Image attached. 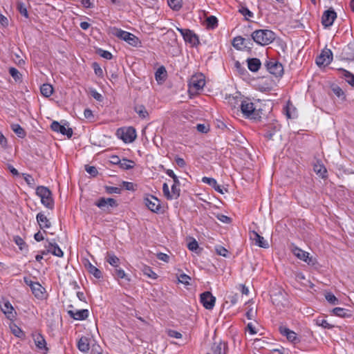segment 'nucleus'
Here are the masks:
<instances>
[{"label":"nucleus","instance_id":"nucleus-1","mask_svg":"<svg viewBox=\"0 0 354 354\" xmlns=\"http://www.w3.org/2000/svg\"><path fill=\"white\" fill-rule=\"evenodd\" d=\"M252 37L257 44L265 46L272 43L275 38V35L270 30H258L253 32Z\"/></svg>","mask_w":354,"mask_h":354},{"label":"nucleus","instance_id":"nucleus-2","mask_svg":"<svg viewBox=\"0 0 354 354\" xmlns=\"http://www.w3.org/2000/svg\"><path fill=\"white\" fill-rule=\"evenodd\" d=\"M205 85V78L202 73L193 75L189 80V93L190 95H196L203 90Z\"/></svg>","mask_w":354,"mask_h":354},{"label":"nucleus","instance_id":"nucleus-3","mask_svg":"<svg viewBox=\"0 0 354 354\" xmlns=\"http://www.w3.org/2000/svg\"><path fill=\"white\" fill-rule=\"evenodd\" d=\"M36 194L40 198L41 204L48 209H52L54 207V201L50 189L44 186H39L36 189Z\"/></svg>","mask_w":354,"mask_h":354},{"label":"nucleus","instance_id":"nucleus-4","mask_svg":"<svg viewBox=\"0 0 354 354\" xmlns=\"http://www.w3.org/2000/svg\"><path fill=\"white\" fill-rule=\"evenodd\" d=\"M112 32L115 36L133 47H138L141 45V41L138 37L131 32L118 28H113Z\"/></svg>","mask_w":354,"mask_h":354},{"label":"nucleus","instance_id":"nucleus-5","mask_svg":"<svg viewBox=\"0 0 354 354\" xmlns=\"http://www.w3.org/2000/svg\"><path fill=\"white\" fill-rule=\"evenodd\" d=\"M116 134L125 143L133 142L137 136L136 129L131 127L120 128L118 129Z\"/></svg>","mask_w":354,"mask_h":354},{"label":"nucleus","instance_id":"nucleus-6","mask_svg":"<svg viewBox=\"0 0 354 354\" xmlns=\"http://www.w3.org/2000/svg\"><path fill=\"white\" fill-rule=\"evenodd\" d=\"M145 206L152 212L159 213L161 209L160 201L154 196L147 194L144 197Z\"/></svg>","mask_w":354,"mask_h":354},{"label":"nucleus","instance_id":"nucleus-7","mask_svg":"<svg viewBox=\"0 0 354 354\" xmlns=\"http://www.w3.org/2000/svg\"><path fill=\"white\" fill-rule=\"evenodd\" d=\"M333 53L328 48H324L316 59L319 67H326L333 61Z\"/></svg>","mask_w":354,"mask_h":354},{"label":"nucleus","instance_id":"nucleus-8","mask_svg":"<svg viewBox=\"0 0 354 354\" xmlns=\"http://www.w3.org/2000/svg\"><path fill=\"white\" fill-rule=\"evenodd\" d=\"M176 29L180 32L186 42L189 43L192 46H197L199 44L198 37L192 30L189 29H182L178 27Z\"/></svg>","mask_w":354,"mask_h":354},{"label":"nucleus","instance_id":"nucleus-9","mask_svg":"<svg viewBox=\"0 0 354 354\" xmlns=\"http://www.w3.org/2000/svg\"><path fill=\"white\" fill-rule=\"evenodd\" d=\"M95 205L103 211L118 206L116 201L112 198H100L95 201Z\"/></svg>","mask_w":354,"mask_h":354},{"label":"nucleus","instance_id":"nucleus-10","mask_svg":"<svg viewBox=\"0 0 354 354\" xmlns=\"http://www.w3.org/2000/svg\"><path fill=\"white\" fill-rule=\"evenodd\" d=\"M24 281L27 285H28L31 290L33 293V295L39 298V299H43L45 296V288L41 286L40 283L38 282H32L30 280L27 279L26 278L24 279Z\"/></svg>","mask_w":354,"mask_h":354},{"label":"nucleus","instance_id":"nucleus-11","mask_svg":"<svg viewBox=\"0 0 354 354\" xmlns=\"http://www.w3.org/2000/svg\"><path fill=\"white\" fill-rule=\"evenodd\" d=\"M242 113L247 118H252L255 115L256 107L250 100H244L241 104Z\"/></svg>","mask_w":354,"mask_h":354},{"label":"nucleus","instance_id":"nucleus-12","mask_svg":"<svg viewBox=\"0 0 354 354\" xmlns=\"http://www.w3.org/2000/svg\"><path fill=\"white\" fill-rule=\"evenodd\" d=\"M51 129L55 132L60 133L68 138H71L73 135V130L66 124H62L58 122L54 121L51 124Z\"/></svg>","mask_w":354,"mask_h":354},{"label":"nucleus","instance_id":"nucleus-13","mask_svg":"<svg viewBox=\"0 0 354 354\" xmlns=\"http://www.w3.org/2000/svg\"><path fill=\"white\" fill-rule=\"evenodd\" d=\"M201 302L204 308L211 310L215 306L216 297L209 292H205L201 295Z\"/></svg>","mask_w":354,"mask_h":354},{"label":"nucleus","instance_id":"nucleus-14","mask_svg":"<svg viewBox=\"0 0 354 354\" xmlns=\"http://www.w3.org/2000/svg\"><path fill=\"white\" fill-rule=\"evenodd\" d=\"M292 252L293 254L301 261H304L308 265L314 264L313 258L310 257V254L308 252L295 246L292 249Z\"/></svg>","mask_w":354,"mask_h":354},{"label":"nucleus","instance_id":"nucleus-15","mask_svg":"<svg viewBox=\"0 0 354 354\" xmlns=\"http://www.w3.org/2000/svg\"><path fill=\"white\" fill-rule=\"evenodd\" d=\"M337 18V14L333 9L326 10L322 17V25L325 28L331 26L335 19Z\"/></svg>","mask_w":354,"mask_h":354},{"label":"nucleus","instance_id":"nucleus-16","mask_svg":"<svg viewBox=\"0 0 354 354\" xmlns=\"http://www.w3.org/2000/svg\"><path fill=\"white\" fill-rule=\"evenodd\" d=\"M46 250L42 252L43 254H47L48 253L53 254L54 256L58 257H62L64 255L63 251L55 242L49 241L48 244L45 245Z\"/></svg>","mask_w":354,"mask_h":354},{"label":"nucleus","instance_id":"nucleus-17","mask_svg":"<svg viewBox=\"0 0 354 354\" xmlns=\"http://www.w3.org/2000/svg\"><path fill=\"white\" fill-rule=\"evenodd\" d=\"M250 238L256 245L260 248H268L269 247L268 241L255 231L250 232Z\"/></svg>","mask_w":354,"mask_h":354},{"label":"nucleus","instance_id":"nucleus-18","mask_svg":"<svg viewBox=\"0 0 354 354\" xmlns=\"http://www.w3.org/2000/svg\"><path fill=\"white\" fill-rule=\"evenodd\" d=\"M267 68L271 74L277 77L281 76L283 73V68L282 64L274 61L269 62L267 64Z\"/></svg>","mask_w":354,"mask_h":354},{"label":"nucleus","instance_id":"nucleus-19","mask_svg":"<svg viewBox=\"0 0 354 354\" xmlns=\"http://www.w3.org/2000/svg\"><path fill=\"white\" fill-rule=\"evenodd\" d=\"M1 309L8 319L13 320L15 318L17 313L10 301H6L3 302Z\"/></svg>","mask_w":354,"mask_h":354},{"label":"nucleus","instance_id":"nucleus-20","mask_svg":"<svg viewBox=\"0 0 354 354\" xmlns=\"http://www.w3.org/2000/svg\"><path fill=\"white\" fill-rule=\"evenodd\" d=\"M279 331L281 335L286 337V338L292 342H297L299 341V339L297 337V335L295 332L293 330H290L286 326H280L279 327Z\"/></svg>","mask_w":354,"mask_h":354},{"label":"nucleus","instance_id":"nucleus-21","mask_svg":"<svg viewBox=\"0 0 354 354\" xmlns=\"http://www.w3.org/2000/svg\"><path fill=\"white\" fill-rule=\"evenodd\" d=\"M68 314L76 320H83L88 317V310H70Z\"/></svg>","mask_w":354,"mask_h":354},{"label":"nucleus","instance_id":"nucleus-22","mask_svg":"<svg viewBox=\"0 0 354 354\" xmlns=\"http://www.w3.org/2000/svg\"><path fill=\"white\" fill-rule=\"evenodd\" d=\"M33 339L35 346L38 349L44 352L47 351L46 342L43 336L40 334H35L33 335Z\"/></svg>","mask_w":354,"mask_h":354},{"label":"nucleus","instance_id":"nucleus-23","mask_svg":"<svg viewBox=\"0 0 354 354\" xmlns=\"http://www.w3.org/2000/svg\"><path fill=\"white\" fill-rule=\"evenodd\" d=\"M167 73L164 66L159 67L155 73V78L158 84H162L167 79Z\"/></svg>","mask_w":354,"mask_h":354},{"label":"nucleus","instance_id":"nucleus-24","mask_svg":"<svg viewBox=\"0 0 354 354\" xmlns=\"http://www.w3.org/2000/svg\"><path fill=\"white\" fill-rule=\"evenodd\" d=\"M314 171L316 173L317 176L319 177L324 178L326 177L327 170L325 166L319 161H317L314 164L313 167Z\"/></svg>","mask_w":354,"mask_h":354},{"label":"nucleus","instance_id":"nucleus-25","mask_svg":"<svg viewBox=\"0 0 354 354\" xmlns=\"http://www.w3.org/2000/svg\"><path fill=\"white\" fill-rule=\"evenodd\" d=\"M77 348L82 353H88L90 349L89 339L86 337H82L77 342Z\"/></svg>","mask_w":354,"mask_h":354},{"label":"nucleus","instance_id":"nucleus-26","mask_svg":"<svg viewBox=\"0 0 354 354\" xmlns=\"http://www.w3.org/2000/svg\"><path fill=\"white\" fill-rule=\"evenodd\" d=\"M36 218L41 229L49 228L50 227V222L43 213L37 214Z\"/></svg>","mask_w":354,"mask_h":354},{"label":"nucleus","instance_id":"nucleus-27","mask_svg":"<svg viewBox=\"0 0 354 354\" xmlns=\"http://www.w3.org/2000/svg\"><path fill=\"white\" fill-rule=\"evenodd\" d=\"M202 182L204 183L209 185L210 186L214 187V189L216 192H219L221 194H223L224 193L223 189L221 187L220 185H218L216 180L214 178H209V177H203L202 178Z\"/></svg>","mask_w":354,"mask_h":354},{"label":"nucleus","instance_id":"nucleus-28","mask_svg":"<svg viewBox=\"0 0 354 354\" xmlns=\"http://www.w3.org/2000/svg\"><path fill=\"white\" fill-rule=\"evenodd\" d=\"M331 313L335 316H337L339 317H343V318L350 317L351 316L348 310L344 308H340V307H337V308H333L331 310Z\"/></svg>","mask_w":354,"mask_h":354},{"label":"nucleus","instance_id":"nucleus-29","mask_svg":"<svg viewBox=\"0 0 354 354\" xmlns=\"http://www.w3.org/2000/svg\"><path fill=\"white\" fill-rule=\"evenodd\" d=\"M339 71L340 72L341 75L345 79L346 82L352 86H354V75L349 71L342 68L339 69Z\"/></svg>","mask_w":354,"mask_h":354},{"label":"nucleus","instance_id":"nucleus-30","mask_svg":"<svg viewBox=\"0 0 354 354\" xmlns=\"http://www.w3.org/2000/svg\"><path fill=\"white\" fill-rule=\"evenodd\" d=\"M248 66L251 71L257 72L261 66V62L257 58L250 59L248 60Z\"/></svg>","mask_w":354,"mask_h":354},{"label":"nucleus","instance_id":"nucleus-31","mask_svg":"<svg viewBox=\"0 0 354 354\" xmlns=\"http://www.w3.org/2000/svg\"><path fill=\"white\" fill-rule=\"evenodd\" d=\"M40 91L42 95L48 97L53 93V87L50 84H44L40 88Z\"/></svg>","mask_w":354,"mask_h":354},{"label":"nucleus","instance_id":"nucleus-32","mask_svg":"<svg viewBox=\"0 0 354 354\" xmlns=\"http://www.w3.org/2000/svg\"><path fill=\"white\" fill-rule=\"evenodd\" d=\"M86 267L88 272L92 274L95 277L100 279L101 277V272L95 266L91 264L90 262L86 263Z\"/></svg>","mask_w":354,"mask_h":354},{"label":"nucleus","instance_id":"nucleus-33","mask_svg":"<svg viewBox=\"0 0 354 354\" xmlns=\"http://www.w3.org/2000/svg\"><path fill=\"white\" fill-rule=\"evenodd\" d=\"M10 328L12 331V333L17 337L23 338L24 337L25 335L23 330L17 326L15 323L11 322L10 324Z\"/></svg>","mask_w":354,"mask_h":354},{"label":"nucleus","instance_id":"nucleus-34","mask_svg":"<svg viewBox=\"0 0 354 354\" xmlns=\"http://www.w3.org/2000/svg\"><path fill=\"white\" fill-rule=\"evenodd\" d=\"M207 354H225V345L223 343L216 344L212 346V353Z\"/></svg>","mask_w":354,"mask_h":354},{"label":"nucleus","instance_id":"nucleus-35","mask_svg":"<svg viewBox=\"0 0 354 354\" xmlns=\"http://www.w3.org/2000/svg\"><path fill=\"white\" fill-rule=\"evenodd\" d=\"M11 129L18 137L24 138L26 136L25 131L19 124H11Z\"/></svg>","mask_w":354,"mask_h":354},{"label":"nucleus","instance_id":"nucleus-36","mask_svg":"<svg viewBox=\"0 0 354 354\" xmlns=\"http://www.w3.org/2000/svg\"><path fill=\"white\" fill-rule=\"evenodd\" d=\"M135 111L141 118H146L148 117V112L143 105H138L135 107Z\"/></svg>","mask_w":354,"mask_h":354},{"label":"nucleus","instance_id":"nucleus-37","mask_svg":"<svg viewBox=\"0 0 354 354\" xmlns=\"http://www.w3.org/2000/svg\"><path fill=\"white\" fill-rule=\"evenodd\" d=\"M315 323L317 326H322L324 328L330 329L334 327V326L333 324H329L326 319L319 317L316 319Z\"/></svg>","mask_w":354,"mask_h":354},{"label":"nucleus","instance_id":"nucleus-38","mask_svg":"<svg viewBox=\"0 0 354 354\" xmlns=\"http://www.w3.org/2000/svg\"><path fill=\"white\" fill-rule=\"evenodd\" d=\"M169 6L174 10H178L182 7V0H168Z\"/></svg>","mask_w":354,"mask_h":354},{"label":"nucleus","instance_id":"nucleus-39","mask_svg":"<svg viewBox=\"0 0 354 354\" xmlns=\"http://www.w3.org/2000/svg\"><path fill=\"white\" fill-rule=\"evenodd\" d=\"M107 262L112 266L118 268L120 264V259L114 254H109L107 257Z\"/></svg>","mask_w":354,"mask_h":354},{"label":"nucleus","instance_id":"nucleus-40","mask_svg":"<svg viewBox=\"0 0 354 354\" xmlns=\"http://www.w3.org/2000/svg\"><path fill=\"white\" fill-rule=\"evenodd\" d=\"M333 93L342 100H345V94L343 90L338 86H335L332 88Z\"/></svg>","mask_w":354,"mask_h":354},{"label":"nucleus","instance_id":"nucleus-41","mask_svg":"<svg viewBox=\"0 0 354 354\" xmlns=\"http://www.w3.org/2000/svg\"><path fill=\"white\" fill-rule=\"evenodd\" d=\"M135 166V163L132 160H129L127 159H123L120 162V167L124 169H129L133 168Z\"/></svg>","mask_w":354,"mask_h":354},{"label":"nucleus","instance_id":"nucleus-42","mask_svg":"<svg viewBox=\"0 0 354 354\" xmlns=\"http://www.w3.org/2000/svg\"><path fill=\"white\" fill-rule=\"evenodd\" d=\"M187 248L191 251L196 252L198 249V243L195 239H190V241L187 244Z\"/></svg>","mask_w":354,"mask_h":354},{"label":"nucleus","instance_id":"nucleus-43","mask_svg":"<svg viewBox=\"0 0 354 354\" xmlns=\"http://www.w3.org/2000/svg\"><path fill=\"white\" fill-rule=\"evenodd\" d=\"M325 298L327 300V301L331 304L335 305L338 304L337 298L330 292H327L325 295Z\"/></svg>","mask_w":354,"mask_h":354},{"label":"nucleus","instance_id":"nucleus-44","mask_svg":"<svg viewBox=\"0 0 354 354\" xmlns=\"http://www.w3.org/2000/svg\"><path fill=\"white\" fill-rule=\"evenodd\" d=\"M191 280V278L189 276L185 274H181L178 277V281L179 283H183L184 285H189V281Z\"/></svg>","mask_w":354,"mask_h":354},{"label":"nucleus","instance_id":"nucleus-45","mask_svg":"<svg viewBox=\"0 0 354 354\" xmlns=\"http://www.w3.org/2000/svg\"><path fill=\"white\" fill-rule=\"evenodd\" d=\"M143 272L145 275L148 276L149 277L153 279H156L158 277L157 274L154 272L149 267H145L143 270Z\"/></svg>","mask_w":354,"mask_h":354},{"label":"nucleus","instance_id":"nucleus-46","mask_svg":"<svg viewBox=\"0 0 354 354\" xmlns=\"http://www.w3.org/2000/svg\"><path fill=\"white\" fill-rule=\"evenodd\" d=\"M233 46L236 48H241L244 44V39L241 37H236L233 40Z\"/></svg>","mask_w":354,"mask_h":354},{"label":"nucleus","instance_id":"nucleus-47","mask_svg":"<svg viewBox=\"0 0 354 354\" xmlns=\"http://www.w3.org/2000/svg\"><path fill=\"white\" fill-rule=\"evenodd\" d=\"M215 250L216 253L220 256L226 257L228 255L227 250L221 245L216 246Z\"/></svg>","mask_w":354,"mask_h":354},{"label":"nucleus","instance_id":"nucleus-48","mask_svg":"<svg viewBox=\"0 0 354 354\" xmlns=\"http://www.w3.org/2000/svg\"><path fill=\"white\" fill-rule=\"evenodd\" d=\"M162 192H163L165 196L167 199H173L174 198V196H172L171 192H170L169 185L167 183L163 184Z\"/></svg>","mask_w":354,"mask_h":354},{"label":"nucleus","instance_id":"nucleus-49","mask_svg":"<svg viewBox=\"0 0 354 354\" xmlns=\"http://www.w3.org/2000/svg\"><path fill=\"white\" fill-rule=\"evenodd\" d=\"M115 273L118 279H125L127 281H130V279L127 277L125 271L121 268H117Z\"/></svg>","mask_w":354,"mask_h":354},{"label":"nucleus","instance_id":"nucleus-50","mask_svg":"<svg viewBox=\"0 0 354 354\" xmlns=\"http://www.w3.org/2000/svg\"><path fill=\"white\" fill-rule=\"evenodd\" d=\"M17 8L19 12L24 15L26 18L28 17V13L25 5L23 3L19 2L17 3Z\"/></svg>","mask_w":354,"mask_h":354},{"label":"nucleus","instance_id":"nucleus-51","mask_svg":"<svg viewBox=\"0 0 354 354\" xmlns=\"http://www.w3.org/2000/svg\"><path fill=\"white\" fill-rule=\"evenodd\" d=\"M239 12L245 17L246 19L252 17L253 14L246 7H242L239 9Z\"/></svg>","mask_w":354,"mask_h":354},{"label":"nucleus","instance_id":"nucleus-52","mask_svg":"<svg viewBox=\"0 0 354 354\" xmlns=\"http://www.w3.org/2000/svg\"><path fill=\"white\" fill-rule=\"evenodd\" d=\"M207 25L208 27L213 28L217 24V19L214 16H210L207 19Z\"/></svg>","mask_w":354,"mask_h":354},{"label":"nucleus","instance_id":"nucleus-53","mask_svg":"<svg viewBox=\"0 0 354 354\" xmlns=\"http://www.w3.org/2000/svg\"><path fill=\"white\" fill-rule=\"evenodd\" d=\"M9 73L15 80H19L21 79V73L15 68H10Z\"/></svg>","mask_w":354,"mask_h":354},{"label":"nucleus","instance_id":"nucleus-54","mask_svg":"<svg viewBox=\"0 0 354 354\" xmlns=\"http://www.w3.org/2000/svg\"><path fill=\"white\" fill-rule=\"evenodd\" d=\"M14 241H15V243L19 246V248L21 250H23L24 249H25L26 248L24 241L19 236H15L14 238Z\"/></svg>","mask_w":354,"mask_h":354},{"label":"nucleus","instance_id":"nucleus-55","mask_svg":"<svg viewBox=\"0 0 354 354\" xmlns=\"http://www.w3.org/2000/svg\"><path fill=\"white\" fill-rule=\"evenodd\" d=\"M22 176H23L25 181L29 186L33 187L35 185V180L32 177V176L27 174H23Z\"/></svg>","mask_w":354,"mask_h":354},{"label":"nucleus","instance_id":"nucleus-56","mask_svg":"<svg viewBox=\"0 0 354 354\" xmlns=\"http://www.w3.org/2000/svg\"><path fill=\"white\" fill-rule=\"evenodd\" d=\"M179 184H175L171 186V194L174 196V198H176L180 195V189L178 188Z\"/></svg>","mask_w":354,"mask_h":354},{"label":"nucleus","instance_id":"nucleus-57","mask_svg":"<svg viewBox=\"0 0 354 354\" xmlns=\"http://www.w3.org/2000/svg\"><path fill=\"white\" fill-rule=\"evenodd\" d=\"M122 185L124 187L129 191H135L136 189V185L131 182L123 181Z\"/></svg>","mask_w":354,"mask_h":354},{"label":"nucleus","instance_id":"nucleus-58","mask_svg":"<svg viewBox=\"0 0 354 354\" xmlns=\"http://www.w3.org/2000/svg\"><path fill=\"white\" fill-rule=\"evenodd\" d=\"M196 129L201 133H207L209 130V127L205 124H198L196 126Z\"/></svg>","mask_w":354,"mask_h":354},{"label":"nucleus","instance_id":"nucleus-59","mask_svg":"<svg viewBox=\"0 0 354 354\" xmlns=\"http://www.w3.org/2000/svg\"><path fill=\"white\" fill-rule=\"evenodd\" d=\"M98 53L104 59H111L112 58V54L109 51L99 50Z\"/></svg>","mask_w":354,"mask_h":354},{"label":"nucleus","instance_id":"nucleus-60","mask_svg":"<svg viewBox=\"0 0 354 354\" xmlns=\"http://www.w3.org/2000/svg\"><path fill=\"white\" fill-rule=\"evenodd\" d=\"M93 68L94 70L95 73L98 76H102L103 75V71L102 68L100 66V65L97 63L93 64Z\"/></svg>","mask_w":354,"mask_h":354},{"label":"nucleus","instance_id":"nucleus-61","mask_svg":"<svg viewBox=\"0 0 354 354\" xmlns=\"http://www.w3.org/2000/svg\"><path fill=\"white\" fill-rule=\"evenodd\" d=\"M247 330L252 335L257 333V330H256L255 326L252 322H250L247 324Z\"/></svg>","mask_w":354,"mask_h":354},{"label":"nucleus","instance_id":"nucleus-62","mask_svg":"<svg viewBox=\"0 0 354 354\" xmlns=\"http://www.w3.org/2000/svg\"><path fill=\"white\" fill-rule=\"evenodd\" d=\"M286 115L288 118H295L296 116L295 109L288 105L286 108Z\"/></svg>","mask_w":354,"mask_h":354},{"label":"nucleus","instance_id":"nucleus-63","mask_svg":"<svg viewBox=\"0 0 354 354\" xmlns=\"http://www.w3.org/2000/svg\"><path fill=\"white\" fill-rule=\"evenodd\" d=\"M0 145L2 148L6 149L8 147V140L4 136L3 133L0 131Z\"/></svg>","mask_w":354,"mask_h":354},{"label":"nucleus","instance_id":"nucleus-64","mask_svg":"<svg viewBox=\"0 0 354 354\" xmlns=\"http://www.w3.org/2000/svg\"><path fill=\"white\" fill-rule=\"evenodd\" d=\"M256 314V310L251 308L246 312L245 315L248 319L252 320L255 318Z\"/></svg>","mask_w":354,"mask_h":354}]
</instances>
